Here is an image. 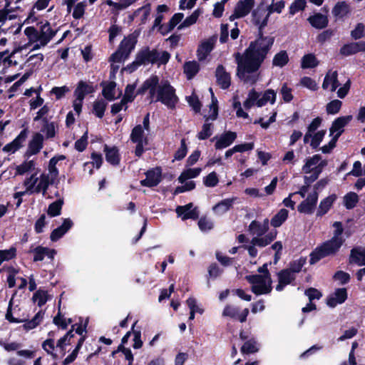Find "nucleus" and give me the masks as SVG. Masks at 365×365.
Masks as SVG:
<instances>
[{
  "label": "nucleus",
  "mask_w": 365,
  "mask_h": 365,
  "mask_svg": "<svg viewBox=\"0 0 365 365\" xmlns=\"http://www.w3.org/2000/svg\"><path fill=\"white\" fill-rule=\"evenodd\" d=\"M37 163L34 160L26 159L15 168V175H24L28 173L39 172L36 168Z\"/></svg>",
  "instance_id": "17"
},
{
  "label": "nucleus",
  "mask_w": 365,
  "mask_h": 365,
  "mask_svg": "<svg viewBox=\"0 0 365 365\" xmlns=\"http://www.w3.org/2000/svg\"><path fill=\"white\" fill-rule=\"evenodd\" d=\"M137 62L142 65L158 64L160 66L168 62L170 54L167 51H158L156 49L150 50L148 47L139 51L137 54Z\"/></svg>",
  "instance_id": "6"
},
{
  "label": "nucleus",
  "mask_w": 365,
  "mask_h": 365,
  "mask_svg": "<svg viewBox=\"0 0 365 365\" xmlns=\"http://www.w3.org/2000/svg\"><path fill=\"white\" fill-rule=\"evenodd\" d=\"M289 212L287 210L281 209L271 220L270 224L274 227H278L287 219Z\"/></svg>",
  "instance_id": "45"
},
{
  "label": "nucleus",
  "mask_w": 365,
  "mask_h": 365,
  "mask_svg": "<svg viewBox=\"0 0 365 365\" xmlns=\"http://www.w3.org/2000/svg\"><path fill=\"white\" fill-rule=\"evenodd\" d=\"M26 136L21 133L12 142L8 143L3 148V150L6 153H14L18 150L25 140Z\"/></svg>",
  "instance_id": "37"
},
{
  "label": "nucleus",
  "mask_w": 365,
  "mask_h": 365,
  "mask_svg": "<svg viewBox=\"0 0 365 365\" xmlns=\"http://www.w3.org/2000/svg\"><path fill=\"white\" fill-rule=\"evenodd\" d=\"M95 91L94 87L91 83L81 81L78 83L77 87L74 91L75 98L84 100L86 95Z\"/></svg>",
  "instance_id": "26"
},
{
  "label": "nucleus",
  "mask_w": 365,
  "mask_h": 365,
  "mask_svg": "<svg viewBox=\"0 0 365 365\" xmlns=\"http://www.w3.org/2000/svg\"><path fill=\"white\" fill-rule=\"evenodd\" d=\"M333 226L335 228L333 237L317 247L311 252L310 264H315L323 258L336 255L341 248L344 242L341 236L344 231L342 224L340 222H335Z\"/></svg>",
  "instance_id": "3"
},
{
  "label": "nucleus",
  "mask_w": 365,
  "mask_h": 365,
  "mask_svg": "<svg viewBox=\"0 0 365 365\" xmlns=\"http://www.w3.org/2000/svg\"><path fill=\"white\" fill-rule=\"evenodd\" d=\"M63 204V200H58L52 202L48 208V215L51 217L58 216L61 214L62 205Z\"/></svg>",
  "instance_id": "57"
},
{
  "label": "nucleus",
  "mask_w": 365,
  "mask_h": 365,
  "mask_svg": "<svg viewBox=\"0 0 365 365\" xmlns=\"http://www.w3.org/2000/svg\"><path fill=\"white\" fill-rule=\"evenodd\" d=\"M49 3L50 1L48 0H37L34 4L28 18L29 19L31 18L35 19V14L47 8L49 5Z\"/></svg>",
  "instance_id": "50"
},
{
  "label": "nucleus",
  "mask_w": 365,
  "mask_h": 365,
  "mask_svg": "<svg viewBox=\"0 0 365 365\" xmlns=\"http://www.w3.org/2000/svg\"><path fill=\"white\" fill-rule=\"evenodd\" d=\"M277 276L279 283L276 287V290L278 292H281L285 286L289 284L295 279V275L288 269L280 271Z\"/></svg>",
  "instance_id": "25"
},
{
  "label": "nucleus",
  "mask_w": 365,
  "mask_h": 365,
  "mask_svg": "<svg viewBox=\"0 0 365 365\" xmlns=\"http://www.w3.org/2000/svg\"><path fill=\"white\" fill-rule=\"evenodd\" d=\"M277 94L272 89H268L264 91L261 98L259 97V100L257 101V106L262 107L267 103L269 102L271 104H274L276 101Z\"/></svg>",
  "instance_id": "41"
},
{
  "label": "nucleus",
  "mask_w": 365,
  "mask_h": 365,
  "mask_svg": "<svg viewBox=\"0 0 365 365\" xmlns=\"http://www.w3.org/2000/svg\"><path fill=\"white\" fill-rule=\"evenodd\" d=\"M146 178L140 181V185L145 187L157 186L161 180V170L156 168L145 173Z\"/></svg>",
  "instance_id": "15"
},
{
  "label": "nucleus",
  "mask_w": 365,
  "mask_h": 365,
  "mask_svg": "<svg viewBox=\"0 0 365 365\" xmlns=\"http://www.w3.org/2000/svg\"><path fill=\"white\" fill-rule=\"evenodd\" d=\"M143 91H148L151 102H160L168 108H174L178 102L175 89L168 81L159 82L157 76L148 78L142 86Z\"/></svg>",
  "instance_id": "2"
},
{
  "label": "nucleus",
  "mask_w": 365,
  "mask_h": 365,
  "mask_svg": "<svg viewBox=\"0 0 365 365\" xmlns=\"http://www.w3.org/2000/svg\"><path fill=\"white\" fill-rule=\"evenodd\" d=\"M285 6V2L283 0L274 1L272 0L271 4L268 6H265L269 14L271 15L273 13L281 14Z\"/></svg>",
  "instance_id": "54"
},
{
  "label": "nucleus",
  "mask_w": 365,
  "mask_h": 365,
  "mask_svg": "<svg viewBox=\"0 0 365 365\" xmlns=\"http://www.w3.org/2000/svg\"><path fill=\"white\" fill-rule=\"evenodd\" d=\"M342 106V102L335 99L327 103L326 110L328 114L334 115L339 112Z\"/></svg>",
  "instance_id": "61"
},
{
  "label": "nucleus",
  "mask_w": 365,
  "mask_h": 365,
  "mask_svg": "<svg viewBox=\"0 0 365 365\" xmlns=\"http://www.w3.org/2000/svg\"><path fill=\"white\" fill-rule=\"evenodd\" d=\"M351 11L349 5L345 1L338 2L332 9V14L334 16L343 18Z\"/></svg>",
  "instance_id": "40"
},
{
  "label": "nucleus",
  "mask_w": 365,
  "mask_h": 365,
  "mask_svg": "<svg viewBox=\"0 0 365 365\" xmlns=\"http://www.w3.org/2000/svg\"><path fill=\"white\" fill-rule=\"evenodd\" d=\"M51 299V297L48 292L43 289H38L33 296L34 301L37 303L38 307H42Z\"/></svg>",
  "instance_id": "47"
},
{
  "label": "nucleus",
  "mask_w": 365,
  "mask_h": 365,
  "mask_svg": "<svg viewBox=\"0 0 365 365\" xmlns=\"http://www.w3.org/2000/svg\"><path fill=\"white\" fill-rule=\"evenodd\" d=\"M350 262L356 263L359 266L365 265L364 249L361 247L354 248L351 250Z\"/></svg>",
  "instance_id": "34"
},
{
  "label": "nucleus",
  "mask_w": 365,
  "mask_h": 365,
  "mask_svg": "<svg viewBox=\"0 0 365 365\" xmlns=\"http://www.w3.org/2000/svg\"><path fill=\"white\" fill-rule=\"evenodd\" d=\"M200 66L195 61H188L184 64V73L187 79L192 78L199 71Z\"/></svg>",
  "instance_id": "43"
},
{
  "label": "nucleus",
  "mask_w": 365,
  "mask_h": 365,
  "mask_svg": "<svg viewBox=\"0 0 365 365\" xmlns=\"http://www.w3.org/2000/svg\"><path fill=\"white\" fill-rule=\"evenodd\" d=\"M40 41H42L41 45H47L48 42L55 36L56 32L52 30L49 23L46 22L41 26L40 31H38Z\"/></svg>",
  "instance_id": "32"
},
{
  "label": "nucleus",
  "mask_w": 365,
  "mask_h": 365,
  "mask_svg": "<svg viewBox=\"0 0 365 365\" xmlns=\"http://www.w3.org/2000/svg\"><path fill=\"white\" fill-rule=\"evenodd\" d=\"M276 237L275 233H269L266 235L255 237L251 240V244L253 245L258 246L259 247H264L270 244Z\"/></svg>",
  "instance_id": "36"
},
{
  "label": "nucleus",
  "mask_w": 365,
  "mask_h": 365,
  "mask_svg": "<svg viewBox=\"0 0 365 365\" xmlns=\"http://www.w3.org/2000/svg\"><path fill=\"white\" fill-rule=\"evenodd\" d=\"M358 202L359 196L354 192H350L344 197V204L346 209H353Z\"/></svg>",
  "instance_id": "51"
},
{
  "label": "nucleus",
  "mask_w": 365,
  "mask_h": 365,
  "mask_svg": "<svg viewBox=\"0 0 365 365\" xmlns=\"http://www.w3.org/2000/svg\"><path fill=\"white\" fill-rule=\"evenodd\" d=\"M255 0H240L235 6L234 13L230 16V20L240 19L246 16L252 10Z\"/></svg>",
  "instance_id": "12"
},
{
  "label": "nucleus",
  "mask_w": 365,
  "mask_h": 365,
  "mask_svg": "<svg viewBox=\"0 0 365 365\" xmlns=\"http://www.w3.org/2000/svg\"><path fill=\"white\" fill-rule=\"evenodd\" d=\"M38 173L35 172L26 177L23 185L26 188V192H29V195L41 193L43 196H46L50 185L45 176L42 173L38 176Z\"/></svg>",
  "instance_id": "8"
},
{
  "label": "nucleus",
  "mask_w": 365,
  "mask_h": 365,
  "mask_svg": "<svg viewBox=\"0 0 365 365\" xmlns=\"http://www.w3.org/2000/svg\"><path fill=\"white\" fill-rule=\"evenodd\" d=\"M237 134L235 132L227 131L222 134L219 137H215L212 138L213 140H216L215 147L217 150L224 149L230 146L235 140Z\"/></svg>",
  "instance_id": "16"
},
{
  "label": "nucleus",
  "mask_w": 365,
  "mask_h": 365,
  "mask_svg": "<svg viewBox=\"0 0 365 365\" xmlns=\"http://www.w3.org/2000/svg\"><path fill=\"white\" fill-rule=\"evenodd\" d=\"M215 76L218 85L222 89L229 88L231 83L230 74L226 71L225 67L222 65H219L217 67Z\"/></svg>",
  "instance_id": "22"
},
{
  "label": "nucleus",
  "mask_w": 365,
  "mask_h": 365,
  "mask_svg": "<svg viewBox=\"0 0 365 365\" xmlns=\"http://www.w3.org/2000/svg\"><path fill=\"white\" fill-rule=\"evenodd\" d=\"M202 172V169L200 168H188L182 172L178 178V181L181 184L184 182H187V180L195 178L197 177L200 173Z\"/></svg>",
  "instance_id": "39"
},
{
  "label": "nucleus",
  "mask_w": 365,
  "mask_h": 365,
  "mask_svg": "<svg viewBox=\"0 0 365 365\" xmlns=\"http://www.w3.org/2000/svg\"><path fill=\"white\" fill-rule=\"evenodd\" d=\"M106 108V103L103 100L96 101L93 103V113L95 115L101 118Z\"/></svg>",
  "instance_id": "63"
},
{
  "label": "nucleus",
  "mask_w": 365,
  "mask_h": 365,
  "mask_svg": "<svg viewBox=\"0 0 365 365\" xmlns=\"http://www.w3.org/2000/svg\"><path fill=\"white\" fill-rule=\"evenodd\" d=\"M116 83L113 81L108 83L103 89V96L108 101H113L115 96Z\"/></svg>",
  "instance_id": "53"
},
{
  "label": "nucleus",
  "mask_w": 365,
  "mask_h": 365,
  "mask_svg": "<svg viewBox=\"0 0 365 365\" xmlns=\"http://www.w3.org/2000/svg\"><path fill=\"white\" fill-rule=\"evenodd\" d=\"M137 43V35L131 34L125 37L119 44L115 52L109 58L110 62L122 63L125 61L134 50Z\"/></svg>",
  "instance_id": "7"
},
{
  "label": "nucleus",
  "mask_w": 365,
  "mask_h": 365,
  "mask_svg": "<svg viewBox=\"0 0 365 365\" xmlns=\"http://www.w3.org/2000/svg\"><path fill=\"white\" fill-rule=\"evenodd\" d=\"M87 3L86 1L78 3L73 8L72 16L76 19L82 18L84 15Z\"/></svg>",
  "instance_id": "62"
},
{
  "label": "nucleus",
  "mask_w": 365,
  "mask_h": 365,
  "mask_svg": "<svg viewBox=\"0 0 365 365\" xmlns=\"http://www.w3.org/2000/svg\"><path fill=\"white\" fill-rule=\"evenodd\" d=\"M258 351L257 342L254 339L247 341L241 347L242 354H253Z\"/></svg>",
  "instance_id": "59"
},
{
  "label": "nucleus",
  "mask_w": 365,
  "mask_h": 365,
  "mask_svg": "<svg viewBox=\"0 0 365 365\" xmlns=\"http://www.w3.org/2000/svg\"><path fill=\"white\" fill-rule=\"evenodd\" d=\"M210 91L211 93L212 102L211 104L210 105V113L207 117H205L206 121H207L208 120H215L217 118L218 113L217 100L215 97L214 93L212 92V89L211 88H210Z\"/></svg>",
  "instance_id": "48"
},
{
  "label": "nucleus",
  "mask_w": 365,
  "mask_h": 365,
  "mask_svg": "<svg viewBox=\"0 0 365 365\" xmlns=\"http://www.w3.org/2000/svg\"><path fill=\"white\" fill-rule=\"evenodd\" d=\"M319 65V61L313 53L304 55L301 59V67L303 69L313 68Z\"/></svg>",
  "instance_id": "42"
},
{
  "label": "nucleus",
  "mask_w": 365,
  "mask_h": 365,
  "mask_svg": "<svg viewBox=\"0 0 365 365\" xmlns=\"http://www.w3.org/2000/svg\"><path fill=\"white\" fill-rule=\"evenodd\" d=\"M41 132L45 134L46 138H52L56 135V126L53 122H50L47 118L43 119V125Z\"/></svg>",
  "instance_id": "44"
},
{
  "label": "nucleus",
  "mask_w": 365,
  "mask_h": 365,
  "mask_svg": "<svg viewBox=\"0 0 365 365\" xmlns=\"http://www.w3.org/2000/svg\"><path fill=\"white\" fill-rule=\"evenodd\" d=\"M307 5L306 0H295L292 2L289 8L290 15H294L300 11H303Z\"/></svg>",
  "instance_id": "60"
},
{
  "label": "nucleus",
  "mask_w": 365,
  "mask_h": 365,
  "mask_svg": "<svg viewBox=\"0 0 365 365\" xmlns=\"http://www.w3.org/2000/svg\"><path fill=\"white\" fill-rule=\"evenodd\" d=\"M203 182L206 187H215L219 182L217 173L215 172H212L208 174L206 177L204 178Z\"/></svg>",
  "instance_id": "64"
},
{
  "label": "nucleus",
  "mask_w": 365,
  "mask_h": 365,
  "mask_svg": "<svg viewBox=\"0 0 365 365\" xmlns=\"http://www.w3.org/2000/svg\"><path fill=\"white\" fill-rule=\"evenodd\" d=\"M360 51H365V41L354 42L344 45L340 49L342 56H350Z\"/></svg>",
  "instance_id": "24"
},
{
  "label": "nucleus",
  "mask_w": 365,
  "mask_h": 365,
  "mask_svg": "<svg viewBox=\"0 0 365 365\" xmlns=\"http://www.w3.org/2000/svg\"><path fill=\"white\" fill-rule=\"evenodd\" d=\"M66 159V156L63 155H59L53 157L50 159L48 165V172L42 173V175L45 176L46 180L48 181L49 185H53L56 182L58 177V170L56 168V164L61 161Z\"/></svg>",
  "instance_id": "10"
},
{
  "label": "nucleus",
  "mask_w": 365,
  "mask_h": 365,
  "mask_svg": "<svg viewBox=\"0 0 365 365\" xmlns=\"http://www.w3.org/2000/svg\"><path fill=\"white\" fill-rule=\"evenodd\" d=\"M130 139L133 143L137 144L135 150V155L138 157L141 156L144 151V142L146 143V138L141 125H138L133 128L130 135Z\"/></svg>",
  "instance_id": "9"
},
{
  "label": "nucleus",
  "mask_w": 365,
  "mask_h": 365,
  "mask_svg": "<svg viewBox=\"0 0 365 365\" xmlns=\"http://www.w3.org/2000/svg\"><path fill=\"white\" fill-rule=\"evenodd\" d=\"M321 159L322 158L319 155H314L312 158H308L305 165L302 167V171L308 174L314 170L316 167H321L322 168L327 163L325 162H320Z\"/></svg>",
  "instance_id": "30"
},
{
  "label": "nucleus",
  "mask_w": 365,
  "mask_h": 365,
  "mask_svg": "<svg viewBox=\"0 0 365 365\" xmlns=\"http://www.w3.org/2000/svg\"><path fill=\"white\" fill-rule=\"evenodd\" d=\"M318 197L319 193L317 191L313 190L311 192L307 198L298 205V211L304 214H312L315 210Z\"/></svg>",
  "instance_id": "11"
},
{
  "label": "nucleus",
  "mask_w": 365,
  "mask_h": 365,
  "mask_svg": "<svg viewBox=\"0 0 365 365\" xmlns=\"http://www.w3.org/2000/svg\"><path fill=\"white\" fill-rule=\"evenodd\" d=\"M5 317L11 323L18 324L24 322L23 325L24 328L26 330H31L36 328L41 323L44 317V312L42 310L38 312L35 316L29 320V314L24 309L19 306L13 307L11 302H10Z\"/></svg>",
  "instance_id": "4"
},
{
  "label": "nucleus",
  "mask_w": 365,
  "mask_h": 365,
  "mask_svg": "<svg viewBox=\"0 0 365 365\" xmlns=\"http://www.w3.org/2000/svg\"><path fill=\"white\" fill-rule=\"evenodd\" d=\"M259 274L247 275L245 279L252 284L251 290L256 295L267 294L272 289V280L267 269V264H264L257 269Z\"/></svg>",
  "instance_id": "5"
},
{
  "label": "nucleus",
  "mask_w": 365,
  "mask_h": 365,
  "mask_svg": "<svg viewBox=\"0 0 365 365\" xmlns=\"http://www.w3.org/2000/svg\"><path fill=\"white\" fill-rule=\"evenodd\" d=\"M347 298V292L345 288L336 289L334 292L329 295L327 304L329 307H335L337 304H342Z\"/></svg>",
  "instance_id": "21"
},
{
  "label": "nucleus",
  "mask_w": 365,
  "mask_h": 365,
  "mask_svg": "<svg viewBox=\"0 0 365 365\" xmlns=\"http://www.w3.org/2000/svg\"><path fill=\"white\" fill-rule=\"evenodd\" d=\"M137 0H120L118 2H114L112 0H107L106 4L113 7L116 10H123L130 6Z\"/></svg>",
  "instance_id": "56"
},
{
  "label": "nucleus",
  "mask_w": 365,
  "mask_h": 365,
  "mask_svg": "<svg viewBox=\"0 0 365 365\" xmlns=\"http://www.w3.org/2000/svg\"><path fill=\"white\" fill-rule=\"evenodd\" d=\"M339 85L337 71L331 70L329 71L322 83V88L324 90L329 89L331 92H334Z\"/></svg>",
  "instance_id": "20"
},
{
  "label": "nucleus",
  "mask_w": 365,
  "mask_h": 365,
  "mask_svg": "<svg viewBox=\"0 0 365 365\" xmlns=\"http://www.w3.org/2000/svg\"><path fill=\"white\" fill-rule=\"evenodd\" d=\"M104 151L106 153V160L113 165H116L120 162V158L118 154V150L115 147L109 148L108 145H105Z\"/></svg>",
  "instance_id": "38"
},
{
  "label": "nucleus",
  "mask_w": 365,
  "mask_h": 365,
  "mask_svg": "<svg viewBox=\"0 0 365 365\" xmlns=\"http://www.w3.org/2000/svg\"><path fill=\"white\" fill-rule=\"evenodd\" d=\"M270 14L263 3H260L251 12L250 22L258 29L257 38L250 42L242 53L234 54L237 66V76L245 83L254 85L259 79L257 71L274 43V38L264 36L262 30L267 26Z\"/></svg>",
  "instance_id": "1"
},
{
  "label": "nucleus",
  "mask_w": 365,
  "mask_h": 365,
  "mask_svg": "<svg viewBox=\"0 0 365 365\" xmlns=\"http://www.w3.org/2000/svg\"><path fill=\"white\" fill-rule=\"evenodd\" d=\"M215 43V39L214 38H210L203 41L199 45L197 50V56L200 61H202L206 59L207 56L214 48Z\"/></svg>",
  "instance_id": "18"
},
{
  "label": "nucleus",
  "mask_w": 365,
  "mask_h": 365,
  "mask_svg": "<svg viewBox=\"0 0 365 365\" xmlns=\"http://www.w3.org/2000/svg\"><path fill=\"white\" fill-rule=\"evenodd\" d=\"M336 199L335 195H329L323 199L319 203L317 215L319 216L325 215L329 210Z\"/></svg>",
  "instance_id": "35"
},
{
  "label": "nucleus",
  "mask_w": 365,
  "mask_h": 365,
  "mask_svg": "<svg viewBox=\"0 0 365 365\" xmlns=\"http://www.w3.org/2000/svg\"><path fill=\"white\" fill-rule=\"evenodd\" d=\"M269 230V220L265 219L263 222L253 220L249 225V231L253 235L262 236Z\"/></svg>",
  "instance_id": "28"
},
{
  "label": "nucleus",
  "mask_w": 365,
  "mask_h": 365,
  "mask_svg": "<svg viewBox=\"0 0 365 365\" xmlns=\"http://www.w3.org/2000/svg\"><path fill=\"white\" fill-rule=\"evenodd\" d=\"M44 137L41 133H36L29 143L25 156L30 158L38 153L43 146Z\"/></svg>",
  "instance_id": "13"
},
{
  "label": "nucleus",
  "mask_w": 365,
  "mask_h": 365,
  "mask_svg": "<svg viewBox=\"0 0 365 365\" xmlns=\"http://www.w3.org/2000/svg\"><path fill=\"white\" fill-rule=\"evenodd\" d=\"M260 94L257 93L255 89H252L247 96V99L243 103L245 109L251 108L254 105H257V101L259 100Z\"/></svg>",
  "instance_id": "52"
},
{
  "label": "nucleus",
  "mask_w": 365,
  "mask_h": 365,
  "mask_svg": "<svg viewBox=\"0 0 365 365\" xmlns=\"http://www.w3.org/2000/svg\"><path fill=\"white\" fill-rule=\"evenodd\" d=\"M352 120V115L341 116L337 118L332 123L331 127L330 128L331 134L336 133L334 136H339L344 131V127L346 126Z\"/></svg>",
  "instance_id": "23"
},
{
  "label": "nucleus",
  "mask_w": 365,
  "mask_h": 365,
  "mask_svg": "<svg viewBox=\"0 0 365 365\" xmlns=\"http://www.w3.org/2000/svg\"><path fill=\"white\" fill-rule=\"evenodd\" d=\"M91 159L92 161L90 163H84V170H86L87 169H89V174L91 175L93 173V170L91 169V166H96L97 169H98L102 164L103 158L102 155L101 154L97 153H93L91 155Z\"/></svg>",
  "instance_id": "49"
},
{
  "label": "nucleus",
  "mask_w": 365,
  "mask_h": 365,
  "mask_svg": "<svg viewBox=\"0 0 365 365\" xmlns=\"http://www.w3.org/2000/svg\"><path fill=\"white\" fill-rule=\"evenodd\" d=\"M176 213L181 217L182 220L187 219L196 220L199 217V212L197 208L192 209V204L188 203L185 206H178Z\"/></svg>",
  "instance_id": "19"
},
{
  "label": "nucleus",
  "mask_w": 365,
  "mask_h": 365,
  "mask_svg": "<svg viewBox=\"0 0 365 365\" xmlns=\"http://www.w3.org/2000/svg\"><path fill=\"white\" fill-rule=\"evenodd\" d=\"M34 254V261H42L45 257H48L49 259H53L56 255V251L48 247L38 246L35 249L31 251Z\"/></svg>",
  "instance_id": "29"
},
{
  "label": "nucleus",
  "mask_w": 365,
  "mask_h": 365,
  "mask_svg": "<svg viewBox=\"0 0 365 365\" xmlns=\"http://www.w3.org/2000/svg\"><path fill=\"white\" fill-rule=\"evenodd\" d=\"M308 21L315 29H322L327 26L329 20L327 16L317 13L308 18Z\"/></svg>",
  "instance_id": "31"
},
{
  "label": "nucleus",
  "mask_w": 365,
  "mask_h": 365,
  "mask_svg": "<svg viewBox=\"0 0 365 365\" xmlns=\"http://www.w3.org/2000/svg\"><path fill=\"white\" fill-rule=\"evenodd\" d=\"M289 62V56L286 51H281L276 53L272 60L274 66L282 68Z\"/></svg>",
  "instance_id": "46"
},
{
  "label": "nucleus",
  "mask_w": 365,
  "mask_h": 365,
  "mask_svg": "<svg viewBox=\"0 0 365 365\" xmlns=\"http://www.w3.org/2000/svg\"><path fill=\"white\" fill-rule=\"evenodd\" d=\"M24 32L29 39V43L32 44L36 41H40L38 31L34 27H26Z\"/></svg>",
  "instance_id": "58"
},
{
  "label": "nucleus",
  "mask_w": 365,
  "mask_h": 365,
  "mask_svg": "<svg viewBox=\"0 0 365 365\" xmlns=\"http://www.w3.org/2000/svg\"><path fill=\"white\" fill-rule=\"evenodd\" d=\"M248 314L249 309L247 308L244 309L242 312L240 313V309L238 307L230 304L226 305L222 312L223 317L237 319L242 323L246 322Z\"/></svg>",
  "instance_id": "14"
},
{
  "label": "nucleus",
  "mask_w": 365,
  "mask_h": 365,
  "mask_svg": "<svg viewBox=\"0 0 365 365\" xmlns=\"http://www.w3.org/2000/svg\"><path fill=\"white\" fill-rule=\"evenodd\" d=\"M200 14L201 11L200 9L195 10L190 16L187 17L181 24L179 25L178 29L181 30L194 24L197 21Z\"/></svg>",
  "instance_id": "55"
},
{
  "label": "nucleus",
  "mask_w": 365,
  "mask_h": 365,
  "mask_svg": "<svg viewBox=\"0 0 365 365\" xmlns=\"http://www.w3.org/2000/svg\"><path fill=\"white\" fill-rule=\"evenodd\" d=\"M73 226V222L69 218L63 220V224L54 229L51 233V240L56 242L62 237Z\"/></svg>",
  "instance_id": "27"
},
{
  "label": "nucleus",
  "mask_w": 365,
  "mask_h": 365,
  "mask_svg": "<svg viewBox=\"0 0 365 365\" xmlns=\"http://www.w3.org/2000/svg\"><path fill=\"white\" fill-rule=\"evenodd\" d=\"M237 200L236 197L222 200L213 207V210L217 214H223L228 211Z\"/></svg>",
  "instance_id": "33"
}]
</instances>
